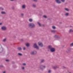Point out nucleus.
Here are the masks:
<instances>
[{"mask_svg":"<svg viewBox=\"0 0 73 73\" xmlns=\"http://www.w3.org/2000/svg\"><path fill=\"white\" fill-rule=\"evenodd\" d=\"M28 26L30 28H34L35 27H36V25L35 24L33 23H30L28 25Z\"/></svg>","mask_w":73,"mask_h":73,"instance_id":"f257e3e1","label":"nucleus"},{"mask_svg":"<svg viewBox=\"0 0 73 73\" xmlns=\"http://www.w3.org/2000/svg\"><path fill=\"white\" fill-rule=\"evenodd\" d=\"M45 68H46L45 66L43 64L40 65L39 67V69H40V70H44V69Z\"/></svg>","mask_w":73,"mask_h":73,"instance_id":"f03ea898","label":"nucleus"},{"mask_svg":"<svg viewBox=\"0 0 73 73\" xmlns=\"http://www.w3.org/2000/svg\"><path fill=\"white\" fill-rule=\"evenodd\" d=\"M37 53V51L34 50L31 52L30 54L32 56H34V55H36Z\"/></svg>","mask_w":73,"mask_h":73,"instance_id":"7ed1b4c3","label":"nucleus"},{"mask_svg":"<svg viewBox=\"0 0 73 73\" xmlns=\"http://www.w3.org/2000/svg\"><path fill=\"white\" fill-rule=\"evenodd\" d=\"M33 47L34 48H35V49H36L37 50H39V49H40L39 47L37 46V44H36V43L34 44L33 45Z\"/></svg>","mask_w":73,"mask_h":73,"instance_id":"20e7f679","label":"nucleus"},{"mask_svg":"<svg viewBox=\"0 0 73 73\" xmlns=\"http://www.w3.org/2000/svg\"><path fill=\"white\" fill-rule=\"evenodd\" d=\"M66 53H67L68 54H69V53H70V52H71V48H67L66 50Z\"/></svg>","mask_w":73,"mask_h":73,"instance_id":"39448f33","label":"nucleus"},{"mask_svg":"<svg viewBox=\"0 0 73 73\" xmlns=\"http://www.w3.org/2000/svg\"><path fill=\"white\" fill-rule=\"evenodd\" d=\"M38 44L39 46H40L41 48H42L44 46V45L42 42H38Z\"/></svg>","mask_w":73,"mask_h":73,"instance_id":"423d86ee","label":"nucleus"},{"mask_svg":"<svg viewBox=\"0 0 73 73\" xmlns=\"http://www.w3.org/2000/svg\"><path fill=\"white\" fill-rule=\"evenodd\" d=\"M1 29L2 31H6L7 30V27L5 26H2L1 28Z\"/></svg>","mask_w":73,"mask_h":73,"instance_id":"0eeeda50","label":"nucleus"},{"mask_svg":"<svg viewBox=\"0 0 73 73\" xmlns=\"http://www.w3.org/2000/svg\"><path fill=\"white\" fill-rule=\"evenodd\" d=\"M50 51H51V52H54L56 51V49L54 48H52L50 50Z\"/></svg>","mask_w":73,"mask_h":73,"instance_id":"6e6552de","label":"nucleus"},{"mask_svg":"<svg viewBox=\"0 0 73 73\" xmlns=\"http://www.w3.org/2000/svg\"><path fill=\"white\" fill-rule=\"evenodd\" d=\"M45 61V60L44 59H41L40 60V63L41 64H42V63H44V62Z\"/></svg>","mask_w":73,"mask_h":73,"instance_id":"1a4fd4ad","label":"nucleus"},{"mask_svg":"<svg viewBox=\"0 0 73 73\" xmlns=\"http://www.w3.org/2000/svg\"><path fill=\"white\" fill-rule=\"evenodd\" d=\"M54 37L55 38H60V36L57 35H55L54 36Z\"/></svg>","mask_w":73,"mask_h":73,"instance_id":"9d476101","label":"nucleus"},{"mask_svg":"<svg viewBox=\"0 0 73 73\" xmlns=\"http://www.w3.org/2000/svg\"><path fill=\"white\" fill-rule=\"evenodd\" d=\"M55 1L57 4H61V2L60 0H55Z\"/></svg>","mask_w":73,"mask_h":73,"instance_id":"9b49d317","label":"nucleus"},{"mask_svg":"<svg viewBox=\"0 0 73 73\" xmlns=\"http://www.w3.org/2000/svg\"><path fill=\"white\" fill-rule=\"evenodd\" d=\"M52 48V46L51 45H49L48 46V49H50V50Z\"/></svg>","mask_w":73,"mask_h":73,"instance_id":"f8f14e48","label":"nucleus"},{"mask_svg":"<svg viewBox=\"0 0 73 73\" xmlns=\"http://www.w3.org/2000/svg\"><path fill=\"white\" fill-rule=\"evenodd\" d=\"M22 9H25L26 8V5L24 4L22 5Z\"/></svg>","mask_w":73,"mask_h":73,"instance_id":"ddd939ff","label":"nucleus"},{"mask_svg":"<svg viewBox=\"0 0 73 73\" xmlns=\"http://www.w3.org/2000/svg\"><path fill=\"white\" fill-rule=\"evenodd\" d=\"M17 49L19 51H21L22 50V48L20 47H18Z\"/></svg>","mask_w":73,"mask_h":73,"instance_id":"4468645a","label":"nucleus"},{"mask_svg":"<svg viewBox=\"0 0 73 73\" xmlns=\"http://www.w3.org/2000/svg\"><path fill=\"white\" fill-rule=\"evenodd\" d=\"M57 31L55 30H51V33H54L56 32Z\"/></svg>","mask_w":73,"mask_h":73,"instance_id":"2eb2a0df","label":"nucleus"},{"mask_svg":"<svg viewBox=\"0 0 73 73\" xmlns=\"http://www.w3.org/2000/svg\"><path fill=\"white\" fill-rule=\"evenodd\" d=\"M32 7L33 8H36V5L34 3H33L32 5Z\"/></svg>","mask_w":73,"mask_h":73,"instance_id":"dca6fc26","label":"nucleus"},{"mask_svg":"<svg viewBox=\"0 0 73 73\" xmlns=\"http://www.w3.org/2000/svg\"><path fill=\"white\" fill-rule=\"evenodd\" d=\"M1 13L2 15H6V13L5 11H2Z\"/></svg>","mask_w":73,"mask_h":73,"instance_id":"f3484780","label":"nucleus"},{"mask_svg":"<svg viewBox=\"0 0 73 73\" xmlns=\"http://www.w3.org/2000/svg\"><path fill=\"white\" fill-rule=\"evenodd\" d=\"M0 50H1V52H3V50H4V48H3V47H1V49H0Z\"/></svg>","mask_w":73,"mask_h":73,"instance_id":"a211bd4d","label":"nucleus"},{"mask_svg":"<svg viewBox=\"0 0 73 73\" xmlns=\"http://www.w3.org/2000/svg\"><path fill=\"white\" fill-rule=\"evenodd\" d=\"M26 46H27V47H29L30 46V44L29 43H27L26 44Z\"/></svg>","mask_w":73,"mask_h":73,"instance_id":"6ab92c4d","label":"nucleus"},{"mask_svg":"<svg viewBox=\"0 0 73 73\" xmlns=\"http://www.w3.org/2000/svg\"><path fill=\"white\" fill-rule=\"evenodd\" d=\"M18 55L19 56H23V54L20 53H18Z\"/></svg>","mask_w":73,"mask_h":73,"instance_id":"aec40b11","label":"nucleus"},{"mask_svg":"<svg viewBox=\"0 0 73 73\" xmlns=\"http://www.w3.org/2000/svg\"><path fill=\"white\" fill-rule=\"evenodd\" d=\"M57 68H58V67L57 66H54L53 67V69H54L55 70L56 69H57Z\"/></svg>","mask_w":73,"mask_h":73,"instance_id":"412c9836","label":"nucleus"},{"mask_svg":"<svg viewBox=\"0 0 73 73\" xmlns=\"http://www.w3.org/2000/svg\"><path fill=\"white\" fill-rule=\"evenodd\" d=\"M64 10H65V11H67L68 12H69V9H68V8H66L64 9Z\"/></svg>","mask_w":73,"mask_h":73,"instance_id":"4be33fe9","label":"nucleus"},{"mask_svg":"<svg viewBox=\"0 0 73 73\" xmlns=\"http://www.w3.org/2000/svg\"><path fill=\"white\" fill-rule=\"evenodd\" d=\"M29 21L30 22H32L33 21V19H29Z\"/></svg>","mask_w":73,"mask_h":73,"instance_id":"5701e85b","label":"nucleus"},{"mask_svg":"<svg viewBox=\"0 0 73 73\" xmlns=\"http://www.w3.org/2000/svg\"><path fill=\"white\" fill-rule=\"evenodd\" d=\"M69 13H67L65 14V16H69Z\"/></svg>","mask_w":73,"mask_h":73,"instance_id":"b1692460","label":"nucleus"},{"mask_svg":"<svg viewBox=\"0 0 73 73\" xmlns=\"http://www.w3.org/2000/svg\"><path fill=\"white\" fill-rule=\"evenodd\" d=\"M69 33H70V32H73V30H72V29H71L69 30Z\"/></svg>","mask_w":73,"mask_h":73,"instance_id":"393cba45","label":"nucleus"},{"mask_svg":"<svg viewBox=\"0 0 73 73\" xmlns=\"http://www.w3.org/2000/svg\"><path fill=\"white\" fill-rule=\"evenodd\" d=\"M6 40H7V38H5L3 39V42H5V41H6Z\"/></svg>","mask_w":73,"mask_h":73,"instance_id":"a878e982","label":"nucleus"},{"mask_svg":"<svg viewBox=\"0 0 73 73\" xmlns=\"http://www.w3.org/2000/svg\"><path fill=\"white\" fill-rule=\"evenodd\" d=\"M52 29H55L56 28V27L54 26H52Z\"/></svg>","mask_w":73,"mask_h":73,"instance_id":"bb28decb","label":"nucleus"},{"mask_svg":"<svg viewBox=\"0 0 73 73\" xmlns=\"http://www.w3.org/2000/svg\"><path fill=\"white\" fill-rule=\"evenodd\" d=\"M37 24L39 25V27H41V24L39 22H37Z\"/></svg>","mask_w":73,"mask_h":73,"instance_id":"cd10ccee","label":"nucleus"},{"mask_svg":"<svg viewBox=\"0 0 73 73\" xmlns=\"http://www.w3.org/2000/svg\"><path fill=\"white\" fill-rule=\"evenodd\" d=\"M21 69L22 70H24L25 69V67L24 66H22L21 67Z\"/></svg>","mask_w":73,"mask_h":73,"instance_id":"c85d7f7f","label":"nucleus"},{"mask_svg":"<svg viewBox=\"0 0 73 73\" xmlns=\"http://www.w3.org/2000/svg\"><path fill=\"white\" fill-rule=\"evenodd\" d=\"M70 46H73V42L70 44Z\"/></svg>","mask_w":73,"mask_h":73,"instance_id":"c756f323","label":"nucleus"},{"mask_svg":"<svg viewBox=\"0 0 73 73\" xmlns=\"http://www.w3.org/2000/svg\"><path fill=\"white\" fill-rule=\"evenodd\" d=\"M43 17H44V18H47V16H46V15H44L43 16Z\"/></svg>","mask_w":73,"mask_h":73,"instance_id":"7c9ffc66","label":"nucleus"},{"mask_svg":"<svg viewBox=\"0 0 73 73\" xmlns=\"http://www.w3.org/2000/svg\"><path fill=\"white\" fill-rule=\"evenodd\" d=\"M60 0L63 3H64V2L65 1V0Z\"/></svg>","mask_w":73,"mask_h":73,"instance_id":"2f4dec72","label":"nucleus"},{"mask_svg":"<svg viewBox=\"0 0 73 73\" xmlns=\"http://www.w3.org/2000/svg\"><path fill=\"white\" fill-rule=\"evenodd\" d=\"M12 9H13V10H14L15 9V7H14L13 6L12 7Z\"/></svg>","mask_w":73,"mask_h":73,"instance_id":"473e14b6","label":"nucleus"},{"mask_svg":"<svg viewBox=\"0 0 73 73\" xmlns=\"http://www.w3.org/2000/svg\"><path fill=\"white\" fill-rule=\"evenodd\" d=\"M26 63H23L22 64V65L23 66H26Z\"/></svg>","mask_w":73,"mask_h":73,"instance_id":"72a5a7b5","label":"nucleus"},{"mask_svg":"<svg viewBox=\"0 0 73 73\" xmlns=\"http://www.w3.org/2000/svg\"><path fill=\"white\" fill-rule=\"evenodd\" d=\"M21 15L22 17H23V16H24V15L23 13H21Z\"/></svg>","mask_w":73,"mask_h":73,"instance_id":"f704fd0d","label":"nucleus"},{"mask_svg":"<svg viewBox=\"0 0 73 73\" xmlns=\"http://www.w3.org/2000/svg\"><path fill=\"white\" fill-rule=\"evenodd\" d=\"M0 68H4V66L3 65H0Z\"/></svg>","mask_w":73,"mask_h":73,"instance_id":"c9c22d12","label":"nucleus"},{"mask_svg":"<svg viewBox=\"0 0 73 73\" xmlns=\"http://www.w3.org/2000/svg\"><path fill=\"white\" fill-rule=\"evenodd\" d=\"M33 1H34V2H37L38 1L37 0H33Z\"/></svg>","mask_w":73,"mask_h":73,"instance_id":"e433bc0d","label":"nucleus"},{"mask_svg":"<svg viewBox=\"0 0 73 73\" xmlns=\"http://www.w3.org/2000/svg\"><path fill=\"white\" fill-rule=\"evenodd\" d=\"M0 9H2V11H3V10H4V9L2 7H0Z\"/></svg>","mask_w":73,"mask_h":73,"instance_id":"4c0bfd02","label":"nucleus"},{"mask_svg":"<svg viewBox=\"0 0 73 73\" xmlns=\"http://www.w3.org/2000/svg\"><path fill=\"white\" fill-rule=\"evenodd\" d=\"M5 61H6L7 62H8V61H9V60H8V59H6V60H5Z\"/></svg>","mask_w":73,"mask_h":73,"instance_id":"58836bf2","label":"nucleus"},{"mask_svg":"<svg viewBox=\"0 0 73 73\" xmlns=\"http://www.w3.org/2000/svg\"><path fill=\"white\" fill-rule=\"evenodd\" d=\"M48 73H51V70H49L48 71Z\"/></svg>","mask_w":73,"mask_h":73,"instance_id":"ea45409f","label":"nucleus"},{"mask_svg":"<svg viewBox=\"0 0 73 73\" xmlns=\"http://www.w3.org/2000/svg\"><path fill=\"white\" fill-rule=\"evenodd\" d=\"M23 49L24 50H25V49H26V48H25V47H24L23 48Z\"/></svg>","mask_w":73,"mask_h":73,"instance_id":"a19ab883","label":"nucleus"},{"mask_svg":"<svg viewBox=\"0 0 73 73\" xmlns=\"http://www.w3.org/2000/svg\"><path fill=\"white\" fill-rule=\"evenodd\" d=\"M12 64H14L15 63V62H12Z\"/></svg>","mask_w":73,"mask_h":73,"instance_id":"79ce46f5","label":"nucleus"},{"mask_svg":"<svg viewBox=\"0 0 73 73\" xmlns=\"http://www.w3.org/2000/svg\"><path fill=\"white\" fill-rule=\"evenodd\" d=\"M3 73H6V72H5V71H4L3 72Z\"/></svg>","mask_w":73,"mask_h":73,"instance_id":"37998d69","label":"nucleus"},{"mask_svg":"<svg viewBox=\"0 0 73 73\" xmlns=\"http://www.w3.org/2000/svg\"><path fill=\"white\" fill-rule=\"evenodd\" d=\"M63 67L64 68V69H66V67H65V66H63Z\"/></svg>","mask_w":73,"mask_h":73,"instance_id":"c03bdc74","label":"nucleus"},{"mask_svg":"<svg viewBox=\"0 0 73 73\" xmlns=\"http://www.w3.org/2000/svg\"><path fill=\"white\" fill-rule=\"evenodd\" d=\"M48 20H52V19L51 18H49L48 19Z\"/></svg>","mask_w":73,"mask_h":73,"instance_id":"a18cd8bd","label":"nucleus"},{"mask_svg":"<svg viewBox=\"0 0 73 73\" xmlns=\"http://www.w3.org/2000/svg\"><path fill=\"white\" fill-rule=\"evenodd\" d=\"M10 1H14V0H9Z\"/></svg>","mask_w":73,"mask_h":73,"instance_id":"49530a36","label":"nucleus"},{"mask_svg":"<svg viewBox=\"0 0 73 73\" xmlns=\"http://www.w3.org/2000/svg\"><path fill=\"white\" fill-rule=\"evenodd\" d=\"M70 28H73V26H70Z\"/></svg>","mask_w":73,"mask_h":73,"instance_id":"de8ad7c7","label":"nucleus"},{"mask_svg":"<svg viewBox=\"0 0 73 73\" xmlns=\"http://www.w3.org/2000/svg\"><path fill=\"white\" fill-rule=\"evenodd\" d=\"M42 26L43 27H45V25H42Z\"/></svg>","mask_w":73,"mask_h":73,"instance_id":"09e8293b","label":"nucleus"},{"mask_svg":"<svg viewBox=\"0 0 73 73\" xmlns=\"http://www.w3.org/2000/svg\"><path fill=\"white\" fill-rule=\"evenodd\" d=\"M62 48H64V45H63L62 46Z\"/></svg>","mask_w":73,"mask_h":73,"instance_id":"8fccbe9b","label":"nucleus"},{"mask_svg":"<svg viewBox=\"0 0 73 73\" xmlns=\"http://www.w3.org/2000/svg\"><path fill=\"white\" fill-rule=\"evenodd\" d=\"M13 37H14V38H16V36H13Z\"/></svg>","mask_w":73,"mask_h":73,"instance_id":"3c124183","label":"nucleus"},{"mask_svg":"<svg viewBox=\"0 0 73 73\" xmlns=\"http://www.w3.org/2000/svg\"><path fill=\"white\" fill-rule=\"evenodd\" d=\"M1 24H2V23H0V25H1Z\"/></svg>","mask_w":73,"mask_h":73,"instance_id":"603ef678","label":"nucleus"},{"mask_svg":"<svg viewBox=\"0 0 73 73\" xmlns=\"http://www.w3.org/2000/svg\"><path fill=\"white\" fill-rule=\"evenodd\" d=\"M60 24H61L62 23V22H60Z\"/></svg>","mask_w":73,"mask_h":73,"instance_id":"864d4df0","label":"nucleus"},{"mask_svg":"<svg viewBox=\"0 0 73 73\" xmlns=\"http://www.w3.org/2000/svg\"><path fill=\"white\" fill-rule=\"evenodd\" d=\"M2 53L1 51L0 52V53Z\"/></svg>","mask_w":73,"mask_h":73,"instance_id":"5fc2aeb1","label":"nucleus"},{"mask_svg":"<svg viewBox=\"0 0 73 73\" xmlns=\"http://www.w3.org/2000/svg\"><path fill=\"white\" fill-rule=\"evenodd\" d=\"M65 4H67V3H66Z\"/></svg>","mask_w":73,"mask_h":73,"instance_id":"6e6d98bb","label":"nucleus"},{"mask_svg":"<svg viewBox=\"0 0 73 73\" xmlns=\"http://www.w3.org/2000/svg\"><path fill=\"white\" fill-rule=\"evenodd\" d=\"M62 15H63V14H62Z\"/></svg>","mask_w":73,"mask_h":73,"instance_id":"4d7b16f0","label":"nucleus"},{"mask_svg":"<svg viewBox=\"0 0 73 73\" xmlns=\"http://www.w3.org/2000/svg\"><path fill=\"white\" fill-rule=\"evenodd\" d=\"M15 0L16 1V0Z\"/></svg>","mask_w":73,"mask_h":73,"instance_id":"13d9d810","label":"nucleus"},{"mask_svg":"<svg viewBox=\"0 0 73 73\" xmlns=\"http://www.w3.org/2000/svg\"><path fill=\"white\" fill-rule=\"evenodd\" d=\"M48 51H49V50H48Z\"/></svg>","mask_w":73,"mask_h":73,"instance_id":"bf43d9fd","label":"nucleus"}]
</instances>
